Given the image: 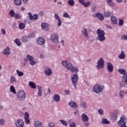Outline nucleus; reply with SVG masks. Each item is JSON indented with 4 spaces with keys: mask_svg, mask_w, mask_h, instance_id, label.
Wrapping results in <instances>:
<instances>
[{
    "mask_svg": "<svg viewBox=\"0 0 127 127\" xmlns=\"http://www.w3.org/2000/svg\"><path fill=\"white\" fill-rule=\"evenodd\" d=\"M54 101L57 102H59V101H60V96L58 94H55L54 96Z\"/></svg>",
    "mask_w": 127,
    "mask_h": 127,
    "instance_id": "25",
    "label": "nucleus"
},
{
    "mask_svg": "<svg viewBox=\"0 0 127 127\" xmlns=\"http://www.w3.org/2000/svg\"><path fill=\"white\" fill-rule=\"evenodd\" d=\"M78 80L79 75L77 73L72 74L71 78V83L75 89H77V83H78Z\"/></svg>",
    "mask_w": 127,
    "mask_h": 127,
    "instance_id": "2",
    "label": "nucleus"
},
{
    "mask_svg": "<svg viewBox=\"0 0 127 127\" xmlns=\"http://www.w3.org/2000/svg\"><path fill=\"white\" fill-rule=\"evenodd\" d=\"M44 73L46 76H51L52 75V70L50 67H46L44 69Z\"/></svg>",
    "mask_w": 127,
    "mask_h": 127,
    "instance_id": "14",
    "label": "nucleus"
},
{
    "mask_svg": "<svg viewBox=\"0 0 127 127\" xmlns=\"http://www.w3.org/2000/svg\"><path fill=\"white\" fill-rule=\"evenodd\" d=\"M98 113L99 115H101V116H103V115H104V110L102 109H100L98 110Z\"/></svg>",
    "mask_w": 127,
    "mask_h": 127,
    "instance_id": "52",
    "label": "nucleus"
},
{
    "mask_svg": "<svg viewBox=\"0 0 127 127\" xmlns=\"http://www.w3.org/2000/svg\"><path fill=\"white\" fill-rule=\"evenodd\" d=\"M16 73L19 77H22L24 75V73L22 71H19V70H17Z\"/></svg>",
    "mask_w": 127,
    "mask_h": 127,
    "instance_id": "43",
    "label": "nucleus"
},
{
    "mask_svg": "<svg viewBox=\"0 0 127 127\" xmlns=\"http://www.w3.org/2000/svg\"><path fill=\"white\" fill-rule=\"evenodd\" d=\"M119 26H123L124 25V20L122 19H119Z\"/></svg>",
    "mask_w": 127,
    "mask_h": 127,
    "instance_id": "46",
    "label": "nucleus"
},
{
    "mask_svg": "<svg viewBox=\"0 0 127 127\" xmlns=\"http://www.w3.org/2000/svg\"><path fill=\"white\" fill-rule=\"evenodd\" d=\"M41 27H42V29H43V30L47 31L49 30L50 26H49V24H48L47 23L43 22V23H41Z\"/></svg>",
    "mask_w": 127,
    "mask_h": 127,
    "instance_id": "10",
    "label": "nucleus"
},
{
    "mask_svg": "<svg viewBox=\"0 0 127 127\" xmlns=\"http://www.w3.org/2000/svg\"><path fill=\"white\" fill-rule=\"evenodd\" d=\"M37 43L38 45H44L45 44V39L42 37H39L37 39Z\"/></svg>",
    "mask_w": 127,
    "mask_h": 127,
    "instance_id": "13",
    "label": "nucleus"
},
{
    "mask_svg": "<svg viewBox=\"0 0 127 127\" xmlns=\"http://www.w3.org/2000/svg\"><path fill=\"white\" fill-rule=\"evenodd\" d=\"M62 64L64 67H67V65L68 64V62H67V61H63Z\"/></svg>",
    "mask_w": 127,
    "mask_h": 127,
    "instance_id": "48",
    "label": "nucleus"
},
{
    "mask_svg": "<svg viewBox=\"0 0 127 127\" xmlns=\"http://www.w3.org/2000/svg\"><path fill=\"white\" fill-rule=\"evenodd\" d=\"M14 3L16 5H21V0H14Z\"/></svg>",
    "mask_w": 127,
    "mask_h": 127,
    "instance_id": "38",
    "label": "nucleus"
},
{
    "mask_svg": "<svg viewBox=\"0 0 127 127\" xmlns=\"http://www.w3.org/2000/svg\"><path fill=\"white\" fill-rule=\"evenodd\" d=\"M1 32L2 34H3L4 35V34H5L6 33L5 30H4V29H3V28L1 29Z\"/></svg>",
    "mask_w": 127,
    "mask_h": 127,
    "instance_id": "57",
    "label": "nucleus"
},
{
    "mask_svg": "<svg viewBox=\"0 0 127 127\" xmlns=\"http://www.w3.org/2000/svg\"><path fill=\"white\" fill-rule=\"evenodd\" d=\"M38 95L40 97H41L42 96V90L38 91Z\"/></svg>",
    "mask_w": 127,
    "mask_h": 127,
    "instance_id": "61",
    "label": "nucleus"
},
{
    "mask_svg": "<svg viewBox=\"0 0 127 127\" xmlns=\"http://www.w3.org/2000/svg\"><path fill=\"white\" fill-rule=\"evenodd\" d=\"M51 41L54 44H57L59 42V36L57 34L54 33L51 36Z\"/></svg>",
    "mask_w": 127,
    "mask_h": 127,
    "instance_id": "4",
    "label": "nucleus"
},
{
    "mask_svg": "<svg viewBox=\"0 0 127 127\" xmlns=\"http://www.w3.org/2000/svg\"><path fill=\"white\" fill-rule=\"evenodd\" d=\"M105 66V61L102 58H100L97 63L96 68L97 69H103Z\"/></svg>",
    "mask_w": 127,
    "mask_h": 127,
    "instance_id": "6",
    "label": "nucleus"
},
{
    "mask_svg": "<svg viewBox=\"0 0 127 127\" xmlns=\"http://www.w3.org/2000/svg\"><path fill=\"white\" fill-rule=\"evenodd\" d=\"M29 85L32 89H36V84L35 83L32 82V81H30L29 82Z\"/></svg>",
    "mask_w": 127,
    "mask_h": 127,
    "instance_id": "26",
    "label": "nucleus"
},
{
    "mask_svg": "<svg viewBox=\"0 0 127 127\" xmlns=\"http://www.w3.org/2000/svg\"><path fill=\"white\" fill-rule=\"evenodd\" d=\"M30 64L32 66H34V65H35V64H36V62L34 61H33V60H32L30 61Z\"/></svg>",
    "mask_w": 127,
    "mask_h": 127,
    "instance_id": "51",
    "label": "nucleus"
},
{
    "mask_svg": "<svg viewBox=\"0 0 127 127\" xmlns=\"http://www.w3.org/2000/svg\"><path fill=\"white\" fill-rule=\"evenodd\" d=\"M25 121L28 125H29L30 124V120H29V118H26L25 119Z\"/></svg>",
    "mask_w": 127,
    "mask_h": 127,
    "instance_id": "56",
    "label": "nucleus"
},
{
    "mask_svg": "<svg viewBox=\"0 0 127 127\" xmlns=\"http://www.w3.org/2000/svg\"><path fill=\"white\" fill-rule=\"evenodd\" d=\"M60 123H62V125L63 126H64V127H68V122L65 120H60Z\"/></svg>",
    "mask_w": 127,
    "mask_h": 127,
    "instance_id": "36",
    "label": "nucleus"
},
{
    "mask_svg": "<svg viewBox=\"0 0 127 127\" xmlns=\"http://www.w3.org/2000/svg\"><path fill=\"white\" fill-rule=\"evenodd\" d=\"M101 124H102V125H109L110 124V121H108L107 119H103Z\"/></svg>",
    "mask_w": 127,
    "mask_h": 127,
    "instance_id": "32",
    "label": "nucleus"
},
{
    "mask_svg": "<svg viewBox=\"0 0 127 127\" xmlns=\"http://www.w3.org/2000/svg\"><path fill=\"white\" fill-rule=\"evenodd\" d=\"M106 2L110 6H114L116 4L113 2V0H106Z\"/></svg>",
    "mask_w": 127,
    "mask_h": 127,
    "instance_id": "28",
    "label": "nucleus"
},
{
    "mask_svg": "<svg viewBox=\"0 0 127 127\" xmlns=\"http://www.w3.org/2000/svg\"><path fill=\"white\" fill-rule=\"evenodd\" d=\"M17 98L19 101H24L26 98V94L24 91H19L17 94Z\"/></svg>",
    "mask_w": 127,
    "mask_h": 127,
    "instance_id": "5",
    "label": "nucleus"
},
{
    "mask_svg": "<svg viewBox=\"0 0 127 127\" xmlns=\"http://www.w3.org/2000/svg\"><path fill=\"white\" fill-rule=\"evenodd\" d=\"M81 32H82L83 35H84L85 36V37H86V38H88V36L89 34H88V31H87V29L83 27V30H81Z\"/></svg>",
    "mask_w": 127,
    "mask_h": 127,
    "instance_id": "20",
    "label": "nucleus"
},
{
    "mask_svg": "<svg viewBox=\"0 0 127 127\" xmlns=\"http://www.w3.org/2000/svg\"><path fill=\"white\" fill-rule=\"evenodd\" d=\"M81 119L82 121L85 123H87L89 122V117L85 114H82L81 115Z\"/></svg>",
    "mask_w": 127,
    "mask_h": 127,
    "instance_id": "15",
    "label": "nucleus"
},
{
    "mask_svg": "<svg viewBox=\"0 0 127 127\" xmlns=\"http://www.w3.org/2000/svg\"><path fill=\"white\" fill-rule=\"evenodd\" d=\"M12 27L13 29H16V24L13 23L12 24Z\"/></svg>",
    "mask_w": 127,
    "mask_h": 127,
    "instance_id": "62",
    "label": "nucleus"
},
{
    "mask_svg": "<svg viewBox=\"0 0 127 127\" xmlns=\"http://www.w3.org/2000/svg\"><path fill=\"white\" fill-rule=\"evenodd\" d=\"M107 66L108 72L112 73V72L114 71V65H113V64L110 62H108L107 64Z\"/></svg>",
    "mask_w": 127,
    "mask_h": 127,
    "instance_id": "11",
    "label": "nucleus"
},
{
    "mask_svg": "<svg viewBox=\"0 0 127 127\" xmlns=\"http://www.w3.org/2000/svg\"><path fill=\"white\" fill-rule=\"evenodd\" d=\"M15 19H20V18L21 17V16L20 14L18 13H16V15H15Z\"/></svg>",
    "mask_w": 127,
    "mask_h": 127,
    "instance_id": "49",
    "label": "nucleus"
},
{
    "mask_svg": "<svg viewBox=\"0 0 127 127\" xmlns=\"http://www.w3.org/2000/svg\"><path fill=\"white\" fill-rule=\"evenodd\" d=\"M119 58L120 59H125V58H126V54H125V52L122 51L121 54L119 56Z\"/></svg>",
    "mask_w": 127,
    "mask_h": 127,
    "instance_id": "33",
    "label": "nucleus"
},
{
    "mask_svg": "<svg viewBox=\"0 0 127 127\" xmlns=\"http://www.w3.org/2000/svg\"><path fill=\"white\" fill-rule=\"evenodd\" d=\"M110 117L112 121H117L118 119V115L115 113H111Z\"/></svg>",
    "mask_w": 127,
    "mask_h": 127,
    "instance_id": "24",
    "label": "nucleus"
},
{
    "mask_svg": "<svg viewBox=\"0 0 127 127\" xmlns=\"http://www.w3.org/2000/svg\"><path fill=\"white\" fill-rule=\"evenodd\" d=\"M14 82H16V79H15V77L11 76L10 78V83H12Z\"/></svg>",
    "mask_w": 127,
    "mask_h": 127,
    "instance_id": "50",
    "label": "nucleus"
},
{
    "mask_svg": "<svg viewBox=\"0 0 127 127\" xmlns=\"http://www.w3.org/2000/svg\"><path fill=\"white\" fill-rule=\"evenodd\" d=\"M28 14L29 15V19L30 20H36L38 18V14H35L32 15V14L31 12H28Z\"/></svg>",
    "mask_w": 127,
    "mask_h": 127,
    "instance_id": "12",
    "label": "nucleus"
},
{
    "mask_svg": "<svg viewBox=\"0 0 127 127\" xmlns=\"http://www.w3.org/2000/svg\"><path fill=\"white\" fill-rule=\"evenodd\" d=\"M16 14V13H15V12L13 11V10H10L9 12V14H10L11 17H14L15 16Z\"/></svg>",
    "mask_w": 127,
    "mask_h": 127,
    "instance_id": "39",
    "label": "nucleus"
},
{
    "mask_svg": "<svg viewBox=\"0 0 127 127\" xmlns=\"http://www.w3.org/2000/svg\"><path fill=\"white\" fill-rule=\"evenodd\" d=\"M68 124L70 127H76V124L74 122H72V120L68 121Z\"/></svg>",
    "mask_w": 127,
    "mask_h": 127,
    "instance_id": "34",
    "label": "nucleus"
},
{
    "mask_svg": "<svg viewBox=\"0 0 127 127\" xmlns=\"http://www.w3.org/2000/svg\"><path fill=\"white\" fill-rule=\"evenodd\" d=\"M68 105L71 108H78V104L74 101H70L69 102Z\"/></svg>",
    "mask_w": 127,
    "mask_h": 127,
    "instance_id": "19",
    "label": "nucleus"
},
{
    "mask_svg": "<svg viewBox=\"0 0 127 127\" xmlns=\"http://www.w3.org/2000/svg\"><path fill=\"white\" fill-rule=\"evenodd\" d=\"M42 127V123L39 121L35 122V127Z\"/></svg>",
    "mask_w": 127,
    "mask_h": 127,
    "instance_id": "29",
    "label": "nucleus"
},
{
    "mask_svg": "<svg viewBox=\"0 0 127 127\" xmlns=\"http://www.w3.org/2000/svg\"><path fill=\"white\" fill-rule=\"evenodd\" d=\"M28 39L29 38H33V37H34V35L32 33H31V34H29L28 35Z\"/></svg>",
    "mask_w": 127,
    "mask_h": 127,
    "instance_id": "55",
    "label": "nucleus"
},
{
    "mask_svg": "<svg viewBox=\"0 0 127 127\" xmlns=\"http://www.w3.org/2000/svg\"><path fill=\"white\" fill-rule=\"evenodd\" d=\"M45 14V12L44 11H41L39 13V15L40 16H43V15H44Z\"/></svg>",
    "mask_w": 127,
    "mask_h": 127,
    "instance_id": "60",
    "label": "nucleus"
},
{
    "mask_svg": "<svg viewBox=\"0 0 127 127\" xmlns=\"http://www.w3.org/2000/svg\"><path fill=\"white\" fill-rule=\"evenodd\" d=\"M104 89V86L102 85H95L93 88V93H96V94H100L103 92Z\"/></svg>",
    "mask_w": 127,
    "mask_h": 127,
    "instance_id": "3",
    "label": "nucleus"
},
{
    "mask_svg": "<svg viewBox=\"0 0 127 127\" xmlns=\"http://www.w3.org/2000/svg\"><path fill=\"white\" fill-rule=\"evenodd\" d=\"M96 16L100 20H103L104 19V15L101 13H96Z\"/></svg>",
    "mask_w": 127,
    "mask_h": 127,
    "instance_id": "23",
    "label": "nucleus"
},
{
    "mask_svg": "<svg viewBox=\"0 0 127 127\" xmlns=\"http://www.w3.org/2000/svg\"><path fill=\"white\" fill-rule=\"evenodd\" d=\"M54 18L55 19L58 20V26L59 27L61 25H62V21L61 20V18H60V16H59V15L57 14V13H55L54 15Z\"/></svg>",
    "mask_w": 127,
    "mask_h": 127,
    "instance_id": "9",
    "label": "nucleus"
},
{
    "mask_svg": "<svg viewBox=\"0 0 127 127\" xmlns=\"http://www.w3.org/2000/svg\"><path fill=\"white\" fill-rule=\"evenodd\" d=\"M118 125H121V127H127V118L125 116H122L120 120L118 122Z\"/></svg>",
    "mask_w": 127,
    "mask_h": 127,
    "instance_id": "7",
    "label": "nucleus"
},
{
    "mask_svg": "<svg viewBox=\"0 0 127 127\" xmlns=\"http://www.w3.org/2000/svg\"><path fill=\"white\" fill-rule=\"evenodd\" d=\"M64 93L65 94V95H69V94H70V90H64Z\"/></svg>",
    "mask_w": 127,
    "mask_h": 127,
    "instance_id": "59",
    "label": "nucleus"
},
{
    "mask_svg": "<svg viewBox=\"0 0 127 127\" xmlns=\"http://www.w3.org/2000/svg\"><path fill=\"white\" fill-rule=\"evenodd\" d=\"M80 107L84 110H86L88 108V104L85 101H82L80 102Z\"/></svg>",
    "mask_w": 127,
    "mask_h": 127,
    "instance_id": "18",
    "label": "nucleus"
},
{
    "mask_svg": "<svg viewBox=\"0 0 127 127\" xmlns=\"http://www.w3.org/2000/svg\"><path fill=\"white\" fill-rule=\"evenodd\" d=\"M91 10L92 12H95V11H96V6L92 7L91 8Z\"/></svg>",
    "mask_w": 127,
    "mask_h": 127,
    "instance_id": "63",
    "label": "nucleus"
},
{
    "mask_svg": "<svg viewBox=\"0 0 127 127\" xmlns=\"http://www.w3.org/2000/svg\"><path fill=\"white\" fill-rule=\"evenodd\" d=\"M14 42L16 43V44H17V46H20V45H21L20 40L18 39H16L14 41Z\"/></svg>",
    "mask_w": 127,
    "mask_h": 127,
    "instance_id": "41",
    "label": "nucleus"
},
{
    "mask_svg": "<svg viewBox=\"0 0 127 127\" xmlns=\"http://www.w3.org/2000/svg\"><path fill=\"white\" fill-rule=\"evenodd\" d=\"M63 17H65V18H68L69 19H71V17L69 15V14H68V13L67 12H64V13Z\"/></svg>",
    "mask_w": 127,
    "mask_h": 127,
    "instance_id": "40",
    "label": "nucleus"
},
{
    "mask_svg": "<svg viewBox=\"0 0 127 127\" xmlns=\"http://www.w3.org/2000/svg\"><path fill=\"white\" fill-rule=\"evenodd\" d=\"M33 58L32 56L29 55H27V58H25L24 59V61L27 63V62H28V61H31V60H33Z\"/></svg>",
    "mask_w": 127,
    "mask_h": 127,
    "instance_id": "22",
    "label": "nucleus"
},
{
    "mask_svg": "<svg viewBox=\"0 0 127 127\" xmlns=\"http://www.w3.org/2000/svg\"><path fill=\"white\" fill-rule=\"evenodd\" d=\"M68 3L71 6H73L74 4H75V1H74V0H68Z\"/></svg>",
    "mask_w": 127,
    "mask_h": 127,
    "instance_id": "44",
    "label": "nucleus"
},
{
    "mask_svg": "<svg viewBox=\"0 0 127 127\" xmlns=\"http://www.w3.org/2000/svg\"><path fill=\"white\" fill-rule=\"evenodd\" d=\"M105 17H108V18L111 17V12L110 11H105L104 13Z\"/></svg>",
    "mask_w": 127,
    "mask_h": 127,
    "instance_id": "35",
    "label": "nucleus"
},
{
    "mask_svg": "<svg viewBox=\"0 0 127 127\" xmlns=\"http://www.w3.org/2000/svg\"><path fill=\"white\" fill-rule=\"evenodd\" d=\"M111 20L112 24H118V19H117L116 16H112L111 17Z\"/></svg>",
    "mask_w": 127,
    "mask_h": 127,
    "instance_id": "16",
    "label": "nucleus"
},
{
    "mask_svg": "<svg viewBox=\"0 0 127 127\" xmlns=\"http://www.w3.org/2000/svg\"><path fill=\"white\" fill-rule=\"evenodd\" d=\"M24 119H29V114L28 112H26L24 114Z\"/></svg>",
    "mask_w": 127,
    "mask_h": 127,
    "instance_id": "53",
    "label": "nucleus"
},
{
    "mask_svg": "<svg viewBox=\"0 0 127 127\" xmlns=\"http://www.w3.org/2000/svg\"><path fill=\"white\" fill-rule=\"evenodd\" d=\"M70 71H71V73L73 74H77V73L79 72V68L77 66H73Z\"/></svg>",
    "mask_w": 127,
    "mask_h": 127,
    "instance_id": "17",
    "label": "nucleus"
},
{
    "mask_svg": "<svg viewBox=\"0 0 127 127\" xmlns=\"http://www.w3.org/2000/svg\"><path fill=\"white\" fill-rule=\"evenodd\" d=\"M118 72L120 73V74H121L122 75H124V76H125V75H127V72H126V69H125L120 68L118 70Z\"/></svg>",
    "mask_w": 127,
    "mask_h": 127,
    "instance_id": "27",
    "label": "nucleus"
},
{
    "mask_svg": "<svg viewBox=\"0 0 127 127\" xmlns=\"http://www.w3.org/2000/svg\"><path fill=\"white\" fill-rule=\"evenodd\" d=\"M10 91L12 93H13V94H16V92L15 91V89H14V87H13V86H10Z\"/></svg>",
    "mask_w": 127,
    "mask_h": 127,
    "instance_id": "47",
    "label": "nucleus"
},
{
    "mask_svg": "<svg viewBox=\"0 0 127 127\" xmlns=\"http://www.w3.org/2000/svg\"><path fill=\"white\" fill-rule=\"evenodd\" d=\"M15 125L17 127H24V122L22 119H18L15 121Z\"/></svg>",
    "mask_w": 127,
    "mask_h": 127,
    "instance_id": "8",
    "label": "nucleus"
},
{
    "mask_svg": "<svg viewBox=\"0 0 127 127\" xmlns=\"http://www.w3.org/2000/svg\"><path fill=\"white\" fill-rule=\"evenodd\" d=\"M4 125V120L3 119H0V125L3 126Z\"/></svg>",
    "mask_w": 127,
    "mask_h": 127,
    "instance_id": "54",
    "label": "nucleus"
},
{
    "mask_svg": "<svg viewBox=\"0 0 127 127\" xmlns=\"http://www.w3.org/2000/svg\"><path fill=\"white\" fill-rule=\"evenodd\" d=\"M74 66V65L71 63H68L67 65L65 68H67L68 71H70L71 69Z\"/></svg>",
    "mask_w": 127,
    "mask_h": 127,
    "instance_id": "31",
    "label": "nucleus"
},
{
    "mask_svg": "<svg viewBox=\"0 0 127 127\" xmlns=\"http://www.w3.org/2000/svg\"><path fill=\"white\" fill-rule=\"evenodd\" d=\"M55 126L54 125V123H51L49 124L48 127H54Z\"/></svg>",
    "mask_w": 127,
    "mask_h": 127,
    "instance_id": "58",
    "label": "nucleus"
},
{
    "mask_svg": "<svg viewBox=\"0 0 127 127\" xmlns=\"http://www.w3.org/2000/svg\"><path fill=\"white\" fill-rule=\"evenodd\" d=\"M37 88H38V91H42L41 90L42 89V87L41 86L38 85Z\"/></svg>",
    "mask_w": 127,
    "mask_h": 127,
    "instance_id": "64",
    "label": "nucleus"
},
{
    "mask_svg": "<svg viewBox=\"0 0 127 127\" xmlns=\"http://www.w3.org/2000/svg\"><path fill=\"white\" fill-rule=\"evenodd\" d=\"M3 53L4 55H9L10 54V49L8 47H6L3 51Z\"/></svg>",
    "mask_w": 127,
    "mask_h": 127,
    "instance_id": "21",
    "label": "nucleus"
},
{
    "mask_svg": "<svg viewBox=\"0 0 127 127\" xmlns=\"http://www.w3.org/2000/svg\"><path fill=\"white\" fill-rule=\"evenodd\" d=\"M96 34H97V39L98 41L103 42V41L106 40V38L105 36V33L104 30L98 29L96 31Z\"/></svg>",
    "mask_w": 127,
    "mask_h": 127,
    "instance_id": "1",
    "label": "nucleus"
},
{
    "mask_svg": "<svg viewBox=\"0 0 127 127\" xmlns=\"http://www.w3.org/2000/svg\"><path fill=\"white\" fill-rule=\"evenodd\" d=\"M19 28L20 29H24V28H25V24L23 23H20L19 24Z\"/></svg>",
    "mask_w": 127,
    "mask_h": 127,
    "instance_id": "42",
    "label": "nucleus"
},
{
    "mask_svg": "<svg viewBox=\"0 0 127 127\" xmlns=\"http://www.w3.org/2000/svg\"><path fill=\"white\" fill-rule=\"evenodd\" d=\"M21 40L24 43H26L28 41V38L25 36L22 37Z\"/></svg>",
    "mask_w": 127,
    "mask_h": 127,
    "instance_id": "37",
    "label": "nucleus"
},
{
    "mask_svg": "<svg viewBox=\"0 0 127 127\" xmlns=\"http://www.w3.org/2000/svg\"><path fill=\"white\" fill-rule=\"evenodd\" d=\"M82 4L84 5L85 7H88V6H89L91 4V2L90 1H88L87 2H84Z\"/></svg>",
    "mask_w": 127,
    "mask_h": 127,
    "instance_id": "45",
    "label": "nucleus"
},
{
    "mask_svg": "<svg viewBox=\"0 0 127 127\" xmlns=\"http://www.w3.org/2000/svg\"><path fill=\"white\" fill-rule=\"evenodd\" d=\"M126 94V92L123 91V90H120V93H119V97L121 99H124L125 97V94Z\"/></svg>",
    "mask_w": 127,
    "mask_h": 127,
    "instance_id": "30",
    "label": "nucleus"
}]
</instances>
